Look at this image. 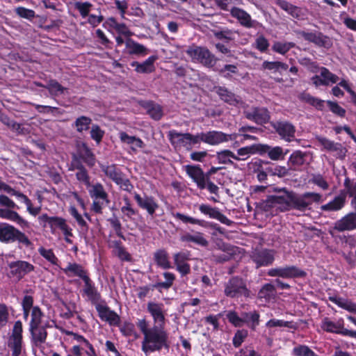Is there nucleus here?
Segmentation results:
<instances>
[{"mask_svg":"<svg viewBox=\"0 0 356 356\" xmlns=\"http://www.w3.org/2000/svg\"><path fill=\"white\" fill-rule=\"evenodd\" d=\"M279 191H282L281 195H271L267 196L263 200L261 205L265 211L273 208L276 205H281L282 211H289L291 209L305 211L310 209L314 203L322 201V195L315 192H305L302 194H297L293 191H289L286 188H282Z\"/></svg>","mask_w":356,"mask_h":356,"instance_id":"nucleus-1","label":"nucleus"},{"mask_svg":"<svg viewBox=\"0 0 356 356\" xmlns=\"http://www.w3.org/2000/svg\"><path fill=\"white\" fill-rule=\"evenodd\" d=\"M170 348L168 333L165 328H159L156 325L153 327L151 332L143 337L141 342V350L145 355L154 352H160L163 349L169 351Z\"/></svg>","mask_w":356,"mask_h":356,"instance_id":"nucleus-2","label":"nucleus"},{"mask_svg":"<svg viewBox=\"0 0 356 356\" xmlns=\"http://www.w3.org/2000/svg\"><path fill=\"white\" fill-rule=\"evenodd\" d=\"M0 241L6 243L17 242L20 248H28L33 245L24 232L6 222L0 223Z\"/></svg>","mask_w":356,"mask_h":356,"instance_id":"nucleus-3","label":"nucleus"},{"mask_svg":"<svg viewBox=\"0 0 356 356\" xmlns=\"http://www.w3.org/2000/svg\"><path fill=\"white\" fill-rule=\"evenodd\" d=\"M186 53L193 61L199 63L208 68L214 67L218 60L216 56L206 47L193 44L188 47Z\"/></svg>","mask_w":356,"mask_h":356,"instance_id":"nucleus-4","label":"nucleus"},{"mask_svg":"<svg viewBox=\"0 0 356 356\" xmlns=\"http://www.w3.org/2000/svg\"><path fill=\"white\" fill-rule=\"evenodd\" d=\"M224 294L230 298H248L250 291L248 289L246 282L239 276H232L225 284Z\"/></svg>","mask_w":356,"mask_h":356,"instance_id":"nucleus-5","label":"nucleus"},{"mask_svg":"<svg viewBox=\"0 0 356 356\" xmlns=\"http://www.w3.org/2000/svg\"><path fill=\"white\" fill-rule=\"evenodd\" d=\"M7 346L12 356H20L25 351L23 340V326L21 321L15 322L11 334L8 338Z\"/></svg>","mask_w":356,"mask_h":356,"instance_id":"nucleus-6","label":"nucleus"},{"mask_svg":"<svg viewBox=\"0 0 356 356\" xmlns=\"http://www.w3.org/2000/svg\"><path fill=\"white\" fill-rule=\"evenodd\" d=\"M90 188L88 192L91 198L93 199L90 209L96 214H102L104 202H105V205L110 203L108 195L101 183L90 184Z\"/></svg>","mask_w":356,"mask_h":356,"instance_id":"nucleus-7","label":"nucleus"},{"mask_svg":"<svg viewBox=\"0 0 356 356\" xmlns=\"http://www.w3.org/2000/svg\"><path fill=\"white\" fill-rule=\"evenodd\" d=\"M9 271L7 274L10 279L22 280L26 275L35 271V266L24 260H17L8 264Z\"/></svg>","mask_w":356,"mask_h":356,"instance_id":"nucleus-8","label":"nucleus"},{"mask_svg":"<svg viewBox=\"0 0 356 356\" xmlns=\"http://www.w3.org/2000/svg\"><path fill=\"white\" fill-rule=\"evenodd\" d=\"M163 276L165 280V282H158L152 285L139 286L137 289L138 298L140 300H143L146 296H147L149 291L153 290L154 289H156L159 291L161 292L162 289L168 290L171 288L176 279L175 275L170 272H164L163 273Z\"/></svg>","mask_w":356,"mask_h":356,"instance_id":"nucleus-9","label":"nucleus"},{"mask_svg":"<svg viewBox=\"0 0 356 356\" xmlns=\"http://www.w3.org/2000/svg\"><path fill=\"white\" fill-rule=\"evenodd\" d=\"M270 124L282 140L288 143L295 140L296 129L291 122L280 120L270 122Z\"/></svg>","mask_w":356,"mask_h":356,"instance_id":"nucleus-10","label":"nucleus"},{"mask_svg":"<svg viewBox=\"0 0 356 356\" xmlns=\"http://www.w3.org/2000/svg\"><path fill=\"white\" fill-rule=\"evenodd\" d=\"M84 163L88 167L92 168L96 163V157L86 143L82 142L76 146V153L72 156L71 163Z\"/></svg>","mask_w":356,"mask_h":356,"instance_id":"nucleus-11","label":"nucleus"},{"mask_svg":"<svg viewBox=\"0 0 356 356\" xmlns=\"http://www.w3.org/2000/svg\"><path fill=\"white\" fill-rule=\"evenodd\" d=\"M268 275L270 277H279L284 279L303 278L307 273L296 266H285L270 269Z\"/></svg>","mask_w":356,"mask_h":356,"instance_id":"nucleus-12","label":"nucleus"},{"mask_svg":"<svg viewBox=\"0 0 356 356\" xmlns=\"http://www.w3.org/2000/svg\"><path fill=\"white\" fill-rule=\"evenodd\" d=\"M244 116L258 125H264L270 122V113L266 107L252 106L243 111Z\"/></svg>","mask_w":356,"mask_h":356,"instance_id":"nucleus-13","label":"nucleus"},{"mask_svg":"<svg viewBox=\"0 0 356 356\" xmlns=\"http://www.w3.org/2000/svg\"><path fill=\"white\" fill-rule=\"evenodd\" d=\"M298 34L305 40L312 42L318 47L330 49L333 44L332 39L321 31H314V32H308L300 31L298 32Z\"/></svg>","mask_w":356,"mask_h":356,"instance_id":"nucleus-14","label":"nucleus"},{"mask_svg":"<svg viewBox=\"0 0 356 356\" xmlns=\"http://www.w3.org/2000/svg\"><path fill=\"white\" fill-rule=\"evenodd\" d=\"M250 257L257 268L268 266L273 264L275 260V251L267 248H255Z\"/></svg>","mask_w":356,"mask_h":356,"instance_id":"nucleus-15","label":"nucleus"},{"mask_svg":"<svg viewBox=\"0 0 356 356\" xmlns=\"http://www.w3.org/2000/svg\"><path fill=\"white\" fill-rule=\"evenodd\" d=\"M147 311L152 317L153 321L159 328H165V312L164 305L161 302H148L147 304Z\"/></svg>","mask_w":356,"mask_h":356,"instance_id":"nucleus-16","label":"nucleus"},{"mask_svg":"<svg viewBox=\"0 0 356 356\" xmlns=\"http://www.w3.org/2000/svg\"><path fill=\"white\" fill-rule=\"evenodd\" d=\"M204 143L210 145H218L224 142L234 140L237 138L236 134H227L219 131H209L204 132Z\"/></svg>","mask_w":356,"mask_h":356,"instance_id":"nucleus-17","label":"nucleus"},{"mask_svg":"<svg viewBox=\"0 0 356 356\" xmlns=\"http://www.w3.org/2000/svg\"><path fill=\"white\" fill-rule=\"evenodd\" d=\"M321 328L329 333H334L345 337H350L352 330L344 327V321L342 318L337 322L330 321L328 318H325L322 321Z\"/></svg>","mask_w":356,"mask_h":356,"instance_id":"nucleus-18","label":"nucleus"},{"mask_svg":"<svg viewBox=\"0 0 356 356\" xmlns=\"http://www.w3.org/2000/svg\"><path fill=\"white\" fill-rule=\"evenodd\" d=\"M184 168L187 175L197 184L200 189L206 188L207 179L200 165H186Z\"/></svg>","mask_w":356,"mask_h":356,"instance_id":"nucleus-19","label":"nucleus"},{"mask_svg":"<svg viewBox=\"0 0 356 356\" xmlns=\"http://www.w3.org/2000/svg\"><path fill=\"white\" fill-rule=\"evenodd\" d=\"M95 308L102 321L107 322L111 326H120V316L115 311L111 310L109 307L97 304Z\"/></svg>","mask_w":356,"mask_h":356,"instance_id":"nucleus-20","label":"nucleus"},{"mask_svg":"<svg viewBox=\"0 0 356 356\" xmlns=\"http://www.w3.org/2000/svg\"><path fill=\"white\" fill-rule=\"evenodd\" d=\"M40 222L44 223L43 227L47 225L50 228L51 233L55 234L57 229L62 230L67 225V220L60 216H49L47 213H43L38 217Z\"/></svg>","mask_w":356,"mask_h":356,"instance_id":"nucleus-21","label":"nucleus"},{"mask_svg":"<svg viewBox=\"0 0 356 356\" xmlns=\"http://www.w3.org/2000/svg\"><path fill=\"white\" fill-rule=\"evenodd\" d=\"M134 200L137 202L138 206L140 209L145 210L151 216L155 214L156 211L159 207L157 201L151 195H145L144 197H141L140 194L135 193Z\"/></svg>","mask_w":356,"mask_h":356,"instance_id":"nucleus-22","label":"nucleus"},{"mask_svg":"<svg viewBox=\"0 0 356 356\" xmlns=\"http://www.w3.org/2000/svg\"><path fill=\"white\" fill-rule=\"evenodd\" d=\"M168 138L175 147H184L186 150H191L189 141V133H180L172 129L168 131Z\"/></svg>","mask_w":356,"mask_h":356,"instance_id":"nucleus-23","label":"nucleus"},{"mask_svg":"<svg viewBox=\"0 0 356 356\" xmlns=\"http://www.w3.org/2000/svg\"><path fill=\"white\" fill-rule=\"evenodd\" d=\"M48 327V323L41 326L29 327L31 343L33 346L40 348L46 342L48 335L47 328Z\"/></svg>","mask_w":356,"mask_h":356,"instance_id":"nucleus-24","label":"nucleus"},{"mask_svg":"<svg viewBox=\"0 0 356 356\" xmlns=\"http://www.w3.org/2000/svg\"><path fill=\"white\" fill-rule=\"evenodd\" d=\"M333 229L338 232L356 229V213L350 212L335 221Z\"/></svg>","mask_w":356,"mask_h":356,"instance_id":"nucleus-25","label":"nucleus"},{"mask_svg":"<svg viewBox=\"0 0 356 356\" xmlns=\"http://www.w3.org/2000/svg\"><path fill=\"white\" fill-rule=\"evenodd\" d=\"M268 149V145L264 144H253L249 146H245L239 148L237 150V156L239 157V161L246 160L250 155L259 154L261 155L266 154Z\"/></svg>","mask_w":356,"mask_h":356,"instance_id":"nucleus-26","label":"nucleus"},{"mask_svg":"<svg viewBox=\"0 0 356 356\" xmlns=\"http://www.w3.org/2000/svg\"><path fill=\"white\" fill-rule=\"evenodd\" d=\"M213 91L218 95L220 100L231 106H237L241 103V98L225 86H216Z\"/></svg>","mask_w":356,"mask_h":356,"instance_id":"nucleus-27","label":"nucleus"},{"mask_svg":"<svg viewBox=\"0 0 356 356\" xmlns=\"http://www.w3.org/2000/svg\"><path fill=\"white\" fill-rule=\"evenodd\" d=\"M199 209L202 213L209 216L211 218L218 220L221 223L226 225H231L233 223L231 220L222 213L216 207H212L209 204H202L200 206Z\"/></svg>","mask_w":356,"mask_h":356,"instance_id":"nucleus-28","label":"nucleus"},{"mask_svg":"<svg viewBox=\"0 0 356 356\" xmlns=\"http://www.w3.org/2000/svg\"><path fill=\"white\" fill-rule=\"evenodd\" d=\"M346 203V200L343 191H340L338 195L327 204L321 205L320 209L325 212L339 211L345 207Z\"/></svg>","mask_w":356,"mask_h":356,"instance_id":"nucleus-29","label":"nucleus"},{"mask_svg":"<svg viewBox=\"0 0 356 356\" xmlns=\"http://www.w3.org/2000/svg\"><path fill=\"white\" fill-rule=\"evenodd\" d=\"M158 59L156 55H152L148 57L143 63L138 61H133L131 63V66L135 67V71L140 74H150L155 71L154 63Z\"/></svg>","mask_w":356,"mask_h":356,"instance_id":"nucleus-30","label":"nucleus"},{"mask_svg":"<svg viewBox=\"0 0 356 356\" xmlns=\"http://www.w3.org/2000/svg\"><path fill=\"white\" fill-rule=\"evenodd\" d=\"M231 15L236 18L241 26L245 28H252L254 27V24L256 23L255 20H252L250 14H248L245 10L232 6L230 9Z\"/></svg>","mask_w":356,"mask_h":356,"instance_id":"nucleus-31","label":"nucleus"},{"mask_svg":"<svg viewBox=\"0 0 356 356\" xmlns=\"http://www.w3.org/2000/svg\"><path fill=\"white\" fill-rule=\"evenodd\" d=\"M83 282V295H86L88 300L94 305L99 302L101 300L102 296L97 291L93 281L88 277L84 279Z\"/></svg>","mask_w":356,"mask_h":356,"instance_id":"nucleus-32","label":"nucleus"},{"mask_svg":"<svg viewBox=\"0 0 356 356\" xmlns=\"http://www.w3.org/2000/svg\"><path fill=\"white\" fill-rule=\"evenodd\" d=\"M123 53L129 55L144 56L149 53V50L143 44L128 38L125 41V48Z\"/></svg>","mask_w":356,"mask_h":356,"instance_id":"nucleus-33","label":"nucleus"},{"mask_svg":"<svg viewBox=\"0 0 356 356\" xmlns=\"http://www.w3.org/2000/svg\"><path fill=\"white\" fill-rule=\"evenodd\" d=\"M70 170H76L75 174L76 179L83 184L87 188L90 186V177L83 163L74 161V163H71Z\"/></svg>","mask_w":356,"mask_h":356,"instance_id":"nucleus-34","label":"nucleus"},{"mask_svg":"<svg viewBox=\"0 0 356 356\" xmlns=\"http://www.w3.org/2000/svg\"><path fill=\"white\" fill-rule=\"evenodd\" d=\"M119 138L122 143L130 145L131 150L134 153L138 152V149H142L145 146V143L140 138L129 136L125 131L119 133Z\"/></svg>","mask_w":356,"mask_h":356,"instance_id":"nucleus-35","label":"nucleus"},{"mask_svg":"<svg viewBox=\"0 0 356 356\" xmlns=\"http://www.w3.org/2000/svg\"><path fill=\"white\" fill-rule=\"evenodd\" d=\"M61 270L67 276H77L83 281L89 277L87 270L83 266L77 263H68L67 267L61 268Z\"/></svg>","mask_w":356,"mask_h":356,"instance_id":"nucleus-36","label":"nucleus"},{"mask_svg":"<svg viewBox=\"0 0 356 356\" xmlns=\"http://www.w3.org/2000/svg\"><path fill=\"white\" fill-rule=\"evenodd\" d=\"M306 153L301 150L294 151L289 156L287 165L291 172L300 171L305 164Z\"/></svg>","mask_w":356,"mask_h":356,"instance_id":"nucleus-37","label":"nucleus"},{"mask_svg":"<svg viewBox=\"0 0 356 356\" xmlns=\"http://www.w3.org/2000/svg\"><path fill=\"white\" fill-rule=\"evenodd\" d=\"M12 209L8 208L0 209V218L13 221L22 227H28L29 222L20 216L17 211Z\"/></svg>","mask_w":356,"mask_h":356,"instance_id":"nucleus-38","label":"nucleus"},{"mask_svg":"<svg viewBox=\"0 0 356 356\" xmlns=\"http://www.w3.org/2000/svg\"><path fill=\"white\" fill-rule=\"evenodd\" d=\"M141 106L154 120H159L162 118L163 115V108L159 104L155 103L154 101L148 100L143 102Z\"/></svg>","mask_w":356,"mask_h":356,"instance_id":"nucleus-39","label":"nucleus"},{"mask_svg":"<svg viewBox=\"0 0 356 356\" xmlns=\"http://www.w3.org/2000/svg\"><path fill=\"white\" fill-rule=\"evenodd\" d=\"M180 241L184 243H193L201 247H207L209 241L204 237V234L200 232H196L194 234L185 233L180 236Z\"/></svg>","mask_w":356,"mask_h":356,"instance_id":"nucleus-40","label":"nucleus"},{"mask_svg":"<svg viewBox=\"0 0 356 356\" xmlns=\"http://www.w3.org/2000/svg\"><path fill=\"white\" fill-rule=\"evenodd\" d=\"M154 261L156 266L163 269H170L172 268L170 261L169 254L166 250L162 248L157 250L154 253Z\"/></svg>","mask_w":356,"mask_h":356,"instance_id":"nucleus-41","label":"nucleus"},{"mask_svg":"<svg viewBox=\"0 0 356 356\" xmlns=\"http://www.w3.org/2000/svg\"><path fill=\"white\" fill-rule=\"evenodd\" d=\"M101 170L106 177L115 183L120 181V178L124 175L116 164L102 165Z\"/></svg>","mask_w":356,"mask_h":356,"instance_id":"nucleus-42","label":"nucleus"},{"mask_svg":"<svg viewBox=\"0 0 356 356\" xmlns=\"http://www.w3.org/2000/svg\"><path fill=\"white\" fill-rule=\"evenodd\" d=\"M10 195L15 196L19 201L24 202L26 205L28 212L32 216H35L40 212L41 207H33L31 200L20 191L14 189V191L11 193Z\"/></svg>","mask_w":356,"mask_h":356,"instance_id":"nucleus-43","label":"nucleus"},{"mask_svg":"<svg viewBox=\"0 0 356 356\" xmlns=\"http://www.w3.org/2000/svg\"><path fill=\"white\" fill-rule=\"evenodd\" d=\"M45 88L48 90L51 96L54 97L68 92V88L63 87L56 79H50Z\"/></svg>","mask_w":356,"mask_h":356,"instance_id":"nucleus-44","label":"nucleus"},{"mask_svg":"<svg viewBox=\"0 0 356 356\" xmlns=\"http://www.w3.org/2000/svg\"><path fill=\"white\" fill-rule=\"evenodd\" d=\"M92 119L86 115H81L78 117L74 122L72 127L75 128L76 131L79 133L88 131L92 124Z\"/></svg>","mask_w":356,"mask_h":356,"instance_id":"nucleus-45","label":"nucleus"},{"mask_svg":"<svg viewBox=\"0 0 356 356\" xmlns=\"http://www.w3.org/2000/svg\"><path fill=\"white\" fill-rule=\"evenodd\" d=\"M243 318H246L248 321H245V324H247L252 330H254L256 327L259 325L260 315L256 310L250 312H243L241 314Z\"/></svg>","mask_w":356,"mask_h":356,"instance_id":"nucleus-46","label":"nucleus"},{"mask_svg":"<svg viewBox=\"0 0 356 356\" xmlns=\"http://www.w3.org/2000/svg\"><path fill=\"white\" fill-rule=\"evenodd\" d=\"M317 141L323 147V148L329 152H337L342 147L341 143H335L333 140L321 136H316Z\"/></svg>","mask_w":356,"mask_h":356,"instance_id":"nucleus-47","label":"nucleus"},{"mask_svg":"<svg viewBox=\"0 0 356 356\" xmlns=\"http://www.w3.org/2000/svg\"><path fill=\"white\" fill-rule=\"evenodd\" d=\"M44 316V312L42 311L39 306H35L33 307L31 312V321L29 323V327L42 325V319Z\"/></svg>","mask_w":356,"mask_h":356,"instance_id":"nucleus-48","label":"nucleus"},{"mask_svg":"<svg viewBox=\"0 0 356 356\" xmlns=\"http://www.w3.org/2000/svg\"><path fill=\"white\" fill-rule=\"evenodd\" d=\"M71 353L73 355H68V356H97L94 346L86 349L80 346H74L71 349Z\"/></svg>","mask_w":356,"mask_h":356,"instance_id":"nucleus-49","label":"nucleus"},{"mask_svg":"<svg viewBox=\"0 0 356 356\" xmlns=\"http://www.w3.org/2000/svg\"><path fill=\"white\" fill-rule=\"evenodd\" d=\"M302 99L309 105L315 107L318 111H323L325 108V102L323 99L315 97L309 93L303 94Z\"/></svg>","mask_w":356,"mask_h":356,"instance_id":"nucleus-50","label":"nucleus"},{"mask_svg":"<svg viewBox=\"0 0 356 356\" xmlns=\"http://www.w3.org/2000/svg\"><path fill=\"white\" fill-rule=\"evenodd\" d=\"M226 318L228 321L234 327H242L245 321H248L246 318H243V316H239L238 313L234 310H229L226 314Z\"/></svg>","mask_w":356,"mask_h":356,"instance_id":"nucleus-51","label":"nucleus"},{"mask_svg":"<svg viewBox=\"0 0 356 356\" xmlns=\"http://www.w3.org/2000/svg\"><path fill=\"white\" fill-rule=\"evenodd\" d=\"M172 215L177 219L181 220L184 223H191L193 225H198L201 227H206L207 222L204 220H200L197 218H194L193 217L186 216L179 212L172 213Z\"/></svg>","mask_w":356,"mask_h":356,"instance_id":"nucleus-52","label":"nucleus"},{"mask_svg":"<svg viewBox=\"0 0 356 356\" xmlns=\"http://www.w3.org/2000/svg\"><path fill=\"white\" fill-rule=\"evenodd\" d=\"M275 291V286L272 284H265L258 292V298L268 301L271 298L274 291Z\"/></svg>","mask_w":356,"mask_h":356,"instance_id":"nucleus-53","label":"nucleus"},{"mask_svg":"<svg viewBox=\"0 0 356 356\" xmlns=\"http://www.w3.org/2000/svg\"><path fill=\"white\" fill-rule=\"evenodd\" d=\"M262 67L265 70L273 72L286 70L289 68V65L286 63L280 61L266 60L262 63Z\"/></svg>","mask_w":356,"mask_h":356,"instance_id":"nucleus-54","label":"nucleus"},{"mask_svg":"<svg viewBox=\"0 0 356 356\" xmlns=\"http://www.w3.org/2000/svg\"><path fill=\"white\" fill-rule=\"evenodd\" d=\"M38 251L42 257H44L51 264L58 266L59 260L55 255L52 249H46L45 248L41 246L38 248Z\"/></svg>","mask_w":356,"mask_h":356,"instance_id":"nucleus-55","label":"nucleus"},{"mask_svg":"<svg viewBox=\"0 0 356 356\" xmlns=\"http://www.w3.org/2000/svg\"><path fill=\"white\" fill-rule=\"evenodd\" d=\"M343 186L345 189L343 191L346 197L347 196L352 198L356 197V181L350 180L349 177H346Z\"/></svg>","mask_w":356,"mask_h":356,"instance_id":"nucleus-56","label":"nucleus"},{"mask_svg":"<svg viewBox=\"0 0 356 356\" xmlns=\"http://www.w3.org/2000/svg\"><path fill=\"white\" fill-rule=\"evenodd\" d=\"M321 76L326 83V86H329L330 83H336L339 81V78L337 75L331 72L327 68L322 67L320 70Z\"/></svg>","mask_w":356,"mask_h":356,"instance_id":"nucleus-57","label":"nucleus"},{"mask_svg":"<svg viewBox=\"0 0 356 356\" xmlns=\"http://www.w3.org/2000/svg\"><path fill=\"white\" fill-rule=\"evenodd\" d=\"M326 104L328 106L330 111L333 114L341 118L346 117V109L341 107L337 102L327 100L326 101Z\"/></svg>","mask_w":356,"mask_h":356,"instance_id":"nucleus-58","label":"nucleus"},{"mask_svg":"<svg viewBox=\"0 0 356 356\" xmlns=\"http://www.w3.org/2000/svg\"><path fill=\"white\" fill-rule=\"evenodd\" d=\"M92 7V4L88 1H76L74 3V8L79 12L83 18H85L90 15V11Z\"/></svg>","mask_w":356,"mask_h":356,"instance_id":"nucleus-59","label":"nucleus"},{"mask_svg":"<svg viewBox=\"0 0 356 356\" xmlns=\"http://www.w3.org/2000/svg\"><path fill=\"white\" fill-rule=\"evenodd\" d=\"M295 47L293 42H276L272 47V49L282 55L286 54L291 48Z\"/></svg>","mask_w":356,"mask_h":356,"instance_id":"nucleus-60","label":"nucleus"},{"mask_svg":"<svg viewBox=\"0 0 356 356\" xmlns=\"http://www.w3.org/2000/svg\"><path fill=\"white\" fill-rule=\"evenodd\" d=\"M216 158L219 163H225L227 159H233L239 161V157L237 156L233 152L229 149H224L216 153Z\"/></svg>","mask_w":356,"mask_h":356,"instance_id":"nucleus-61","label":"nucleus"},{"mask_svg":"<svg viewBox=\"0 0 356 356\" xmlns=\"http://www.w3.org/2000/svg\"><path fill=\"white\" fill-rule=\"evenodd\" d=\"M105 134V131L98 124H92L90 131V138L99 145Z\"/></svg>","mask_w":356,"mask_h":356,"instance_id":"nucleus-62","label":"nucleus"},{"mask_svg":"<svg viewBox=\"0 0 356 356\" xmlns=\"http://www.w3.org/2000/svg\"><path fill=\"white\" fill-rule=\"evenodd\" d=\"M108 221L109 222L112 228L114 229L115 234L120 238L125 241L126 238L122 232L123 227L120 220L117 217H114L108 218Z\"/></svg>","mask_w":356,"mask_h":356,"instance_id":"nucleus-63","label":"nucleus"},{"mask_svg":"<svg viewBox=\"0 0 356 356\" xmlns=\"http://www.w3.org/2000/svg\"><path fill=\"white\" fill-rule=\"evenodd\" d=\"M17 15L21 18L31 20L35 17V13L33 10L25 7L19 6L15 9Z\"/></svg>","mask_w":356,"mask_h":356,"instance_id":"nucleus-64","label":"nucleus"}]
</instances>
